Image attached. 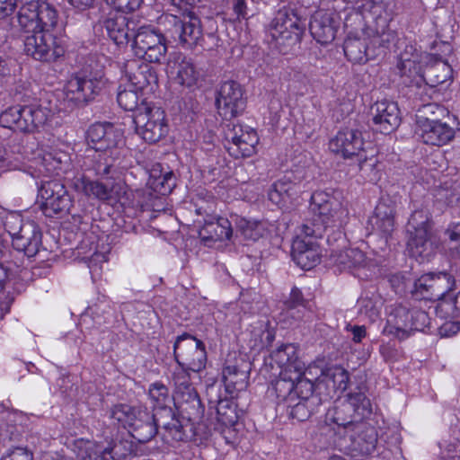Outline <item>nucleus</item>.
<instances>
[{
	"mask_svg": "<svg viewBox=\"0 0 460 460\" xmlns=\"http://www.w3.org/2000/svg\"><path fill=\"white\" fill-rule=\"evenodd\" d=\"M74 190L85 195L88 198H95L100 200H110L117 190L113 182L103 183L99 181H93L84 175L76 176L73 179Z\"/></svg>",
	"mask_w": 460,
	"mask_h": 460,
	"instance_id": "28",
	"label": "nucleus"
},
{
	"mask_svg": "<svg viewBox=\"0 0 460 460\" xmlns=\"http://www.w3.org/2000/svg\"><path fill=\"white\" fill-rule=\"evenodd\" d=\"M389 283L395 293H402L405 288V277L402 273H394L389 277Z\"/></svg>",
	"mask_w": 460,
	"mask_h": 460,
	"instance_id": "62",
	"label": "nucleus"
},
{
	"mask_svg": "<svg viewBox=\"0 0 460 460\" xmlns=\"http://www.w3.org/2000/svg\"><path fill=\"white\" fill-rule=\"evenodd\" d=\"M156 421L162 429L161 435L164 442L173 444L184 442L193 436V422L183 423L172 408H162L157 411Z\"/></svg>",
	"mask_w": 460,
	"mask_h": 460,
	"instance_id": "18",
	"label": "nucleus"
},
{
	"mask_svg": "<svg viewBox=\"0 0 460 460\" xmlns=\"http://www.w3.org/2000/svg\"><path fill=\"white\" fill-rule=\"evenodd\" d=\"M338 28L333 12L318 10L311 18L309 31L312 37L321 44H328L335 39Z\"/></svg>",
	"mask_w": 460,
	"mask_h": 460,
	"instance_id": "24",
	"label": "nucleus"
},
{
	"mask_svg": "<svg viewBox=\"0 0 460 460\" xmlns=\"http://www.w3.org/2000/svg\"><path fill=\"white\" fill-rule=\"evenodd\" d=\"M189 371L190 370L181 366H179V367L175 368L172 375V381L174 384L173 395L183 394V392L185 393L194 388L190 382V376Z\"/></svg>",
	"mask_w": 460,
	"mask_h": 460,
	"instance_id": "52",
	"label": "nucleus"
},
{
	"mask_svg": "<svg viewBox=\"0 0 460 460\" xmlns=\"http://www.w3.org/2000/svg\"><path fill=\"white\" fill-rule=\"evenodd\" d=\"M157 411L149 412L141 409L137 418L132 422L131 435L139 443H147L157 434L160 424L156 421Z\"/></svg>",
	"mask_w": 460,
	"mask_h": 460,
	"instance_id": "31",
	"label": "nucleus"
},
{
	"mask_svg": "<svg viewBox=\"0 0 460 460\" xmlns=\"http://www.w3.org/2000/svg\"><path fill=\"white\" fill-rule=\"evenodd\" d=\"M419 112L420 114L417 116V127H420V119L425 118L439 119L438 117L444 115L446 110L436 103H428L423 105Z\"/></svg>",
	"mask_w": 460,
	"mask_h": 460,
	"instance_id": "58",
	"label": "nucleus"
},
{
	"mask_svg": "<svg viewBox=\"0 0 460 460\" xmlns=\"http://www.w3.org/2000/svg\"><path fill=\"white\" fill-rule=\"evenodd\" d=\"M343 50L348 59L353 63L367 61V44L358 38H349L344 41Z\"/></svg>",
	"mask_w": 460,
	"mask_h": 460,
	"instance_id": "45",
	"label": "nucleus"
},
{
	"mask_svg": "<svg viewBox=\"0 0 460 460\" xmlns=\"http://www.w3.org/2000/svg\"><path fill=\"white\" fill-rule=\"evenodd\" d=\"M25 222L22 217L15 212H10L3 218V225L12 240L23 230Z\"/></svg>",
	"mask_w": 460,
	"mask_h": 460,
	"instance_id": "55",
	"label": "nucleus"
},
{
	"mask_svg": "<svg viewBox=\"0 0 460 460\" xmlns=\"http://www.w3.org/2000/svg\"><path fill=\"white\" fill-rule=\"evenodd\" d=\"M416 132L424 144L436 146L448 144L456 135L455 128L447 122L428 118L420 119Z\"/></svg>",
	"mask_w": 460,
	"mask_h": 460,
	"instance_id": "19",
	"label": "nucleus"
},
{
	"mask_svg": "<svg viewBox=\"0 0 460 460\" xmlns=\"http://www.w3.org/2000/svg\"><path fill=\"white\" fill-rule=\"evenodd\" d=\"M251 365L243 358L237 359L234 364H226L223 368V381L226 391L231 396L246 389L249 382Z\"/></svg>",
	"mask_w": 460,
	"mask_h": 460,
	"instance_id": "25",
	"label": "nucleus"
},
{
	"mask_svg": "<svg viewBox=\"0 0 460 460\" xmlns=\"http://www.w3.org/2000/svg\"><path fill=\"white\" fill-rule=\"evenodd\" d=\"M217 414L218 421L226 426H233L237 421L235 405L229 400H219Z\"/></svg>",
	"mask_w": 460,
	"mask_h": 460,
	"instance_id": "51",
	"label": "nucleus"
},
{
	"mask_svg": "<svg viewBox=\"0 0 460 460\" xmlns=\"http://www.w3.org/2000/svg\"><path fill=\"white\" fill-rule=\"evenodd\" d=\"M132 49L138 58L161 63L167 52L164 35L152 26H141L133 35Z\"/></svg>",
	"mask_w": 460,
	"mask_h": 460,
	"instance_id": "8",
	"label": "nucleus"
},
{
	"mask_svg": "<svg viewBox=\"0 0 460 460\" xmlns=\"http://www.w3.org/2000/svg\"><path fill=\"white\" fill-rule=\"evenodd\" d=\"M225 137L227 141L226 147L234 158L252 155L259 142L256 131L243 125L228 124L225 131Z\"/></svg>",
	"mask_w": 460,
	"mask_h": 460,
	"instance_id": "17",
	"label": "nucleus"
},
{
	"mask_svg": "<svg viewBox=\"0 0 460 460\" xmlns=\"http://www.w3.org/2000/svg\"><path fill=\"white\" fill-rule=\"evenodd\" d=\"M376 429L363 420L337 439L340 449L355 458L370 456L376 450Z\"/></svg>",
	"mask_w": 460,
	"mask_h": 460,
	"instance_id": "6",
	"label": "nucleus"
},
{
	"mask_svg": "<svg viewBox=\"0 0 460 460\" xmlns=\"http://www.w3.org/2000/svg\"><path fill=\"white\" fill-rule=\"evenodd\" d=\"M11 153L13 155L15 153H17L18 156L13 157L8 153H5L6 156L0 157V163L2 164L1 167L2 168L6 167L9 170H20L21 164H22V160L23 158L22 155H21V146H15V145L13 146Z\"/></svg>",
	"mask_w": 460,
	"mask_h": 460,
	"instance_id": "59",
	"label": "nucleus"
},
{
	"mask_svg": "<svg viewBox=\"0 0 460 460\" xmlns=\"http://www.w3.org/2000/svg\"><path fill=\"white\" fill-rule=\"evenodd\" d=\"M216 106L224 119H231L242 114L246 101L241 84L232 80L224 82L217 92Z\"/></svg>",
	"mask_w": 460,
	"mask_h": 460,
	"instance_id": "15",
	"label": "nucleus"
},
{
	"mask_svg": "<svg viewBox=\"0 0 460 460\" xmlns=\"http://www.w3.org/2000/svg\"><path fill=\"white\" fill-rule=\"evenodd\" d=\"M455 287V279L447 272L428 273L414 282L412 296L417 299L439 300Z\"/></svg>",
	"mask_w": 460,
	"mask_h": 460,
	"instance_id": "14",
	"label": "nucleus"
},
{
	"mask_svg": "<svg viewBox=\"0 0 460 460\" xmlns=\"http://www.w3.org/2000/svg\"><path fill=\"white\" fill-rule=\"evenodd\" d=\"M173 401L175 407L187 421L199 423L202 420L205 408L195 388L173 395Z\"/></svg>",
	"mask_w": 460,
	"mask_h": 460,
	"instance_id": "29",
	"label": "nucleus"
},
{
	"mask_svg": "<svg viewBox=\"0 0 460 460\" xmlns=\"http://www.w3.org/2000/svg\"><path fill=\"white\" fill-rule=\"evenodd\" d=\"M134 22L123 13L110 16L104 22V28L110 39L119 47H126L130 40L129 31L134 30Z\"/></svg>",
	"mask_w": 460,
	"mask_h": 460,
	"instance_id": "33",
	"label": "nucleus"
},
{
	"mask_svg": "<svg viewBox=\"0 0 460 460\" xmlns=\"http://www.w3.org/2000/svg\"><path fill=\"white\" fill-rule=\"evenodd\" d=\"M310 211L312 217L301 226V233L305 237L322 238L328 228L346 223L349 215L342 202L325 191H315L312 194Z\"/></svg>",
	"mask_w": 460,
	"mask_h": 460,
	"instance_id": "2",
	"label": "nucleus"
},
{
	"mask_svg": "<svg viewBox=\"0 0 460 460\" xmlns=\"http://www.w3.org/2000/svg\"><path fill=\"white\" fill-rule=\"evenodd\" d=\"M307 373L280 371L279 378L272 384L279 403L295 402L294 389L296 379Z\"/></svg>",
	"mask_w": 460,
	"mask_h": 460,
	"instance_id": "40",
	"label": "nucleus"
},
{
	"mask_svg": "<svg viewBox=\"0 0 460 460\" xmlns=\"http://www.w3.org/2000/svg\"><path fill=\"white\" fill-rule=\"evenodd\" d=\"M321 404L320 397H314L312 401L296 400L287 403L288 413L290 418L298 421H305L317 410Z\"/></svg>",
	"mask_w": 460,
	"mask_h": 460,
	"instance_id": "42",
	"label": "nucleus"
},
{
	"mask_svg": "<svg viewBox=\"0 0 460 460\" xmlns=\"http://www.w3.org/2000/svg\"><path fill=\"white\" fill-rule=\"evenodd\" d=\"M358 305L359 313L367 316L371 322H375L379 317L381 305L379 299L362 296L358 299Z\"/></svg>",
	"mask_w": 460,
	"mask_h": 460,
	"instance_id": "53",
	"label": "nucleus"
},
{
	"mask_svg": "<svg viewBox=\"0 0 460 460\" xmlns=\"http://www.w3.org/2000/svg\"><path fill=\"white\" fill-rule=\"evenodd\" d=\"M346 330L351 332L352 341L355 343H360L362 340L367 336V330L364 325L348 324L346 326Z\"/></svg>",
	"mask_w": 460,
	"mask_h": 460,
	"instance_id": "63",
	"label": "nucleus"
},
{
	"mask_svg": "<svg viewBox=\"0 0 460 460\" xmlns=\"http://www.w3.org/2000/svg\"><path fill=\"white\" fill-rule=\"evenodd\" d=\"M149 397L155 404L154 411H158L162 408H169L166 406L169 401V392L167 387L161 383H154L149 388Z\"/></svg>",
	"mask_w": 460,
	"mask_h": 460,
	"instance_id": "54",
	"label": "nucleus"
},
{
	"mask_svg": "<svg viewBox=\"0 0 460 460\" xmlns=\"http://www.w3.org/2000/svg\"><path fill=\"white\" fill-rule=\"evenodd\" d=\"M147 185L155 192L163 196L170 194L176 187V176L168 167L155 164L149 171Z\"/></svg>",
	"mask_w": 460,
	"mask_h": 460,
	"instance_id": "37",
	"label": "nucleus"
},
{
	"mask_svg": "<svg viewBox=\"0 0 460 460\" xmlns=\"http://www.w3.org/2000/svg\"><path fill=\"white\" fill-rule=\"evenodd\" d=\"M11 460H33L31 452L23 447H16L10 454Z\"/></svg>",
	"mask_w": 460,
	"mask_h": 460,
	"instance_id": "64",
	"label": "nucleus"
},
{
	"mask_svg": "<svg viewBox=\"0 0 460 460\" xmlns=\"http://www.w3.org/2000/svg\"><path fill=\"white\" fill-rule=\"evenodd\" d=\"M452 74V69L447 63H435L434 65L428 67L425 71L429 83L433 85L442 84L446 83Z\"/></svg>",
	"mask_w": 460,
	"mask_h": 460,
	"instance_id": "50",
	"label": "nucleus"
},
{
	"mask_svg": "<svg viewBox=\"0 0 460 460\" xmlns=\"http://www.w3.org/2000/svg\"><path fill=\"white\" fill-rule=\"evenodd\" d=\"M125 74L130 87L143 91L149 85L156 84L158 78L155 71L147 62L130 60L125 66Z\"/></svg>",
	"mask_w": 460,
	"mask_h": 460,
	"instance_id": "27",
	"label": "nucleus"
},
{
	"mask_svg": "<svg viewBox=\"0 0 460 460\" xmlns=\"http://www.w3.org/2000/svg\"><path fill=\"white\" fill-rule=\"evenodd\" d=\"M325 421L328 424H335L337 426L335 432L338 438H340L342 434H346L355 424L362 420H358L356 415L351 411V406L343 402L328 410L325 415Z\"/></svg>",
	"mask_w": 460,
	"mask_h": 460,
	"instance_id": "36",
	"label": "nucleus"
},
{
	"mask_svg": "<svg viewBox=\"0 0 460 460\" xmlns=\"http://www.w3.org/2000/svg\"><path fill=\"white\" fill-rule=\"evenodd\" d=\"M302 192L299 183L293 182L284 176L272 184L268 196L269 199L279 208H288Z\"/></svg>",
	"mask_w": 460,
	"mask_h": 460,
	"instance_id": "30",
	"label": "nucleus"
},
{
	"mask_svg": "<svg viewBox=\"0 0 460 460\" xmlns=\"http://www.w3.org/2000/svg\"><path fill=\"white\" fill-rule=\"evenodd\" d=\"M173 348L179 366L185 367L192 372H199L205 367L207 353L200 340L189 333H183L177 337Z\"/></svg>",
	"mask_w": 460,
	"mask_h": 460,
	"instance_id": "12",
	"label": "nucleus"
},
{
	"mask_svg": "<svg viewBox=\"0 0 460 460\" xmlns=\"http://www.w3.org/2000/svg\"><path fill=\"white\" fill-rule=\"evenodd\" d=\"M334 262L344 270H361L374 266L370 260L366 258L365 253L358 248H349L332 254Z\"/></svg>",
	"mask_w": 460,
	"mask_h": 460,
	"instance_id": "39",
	"label": "nucleus"
},
{
	"mask_svg": "<svg viewBox=\"0 0 460 460\" xmlns=\"http://www.w3.org/2000/svg\"><path fill=\"white\" fill-rule=\"evenodd\" d=\"M344 402L351 406V411L358 420H363L372 411L370 400L362 392L349 394Z\"/></svg>",
	"mask_w": 460,
	"mask_h": 460,
	"instance_id": "46",
	"label": "nucleus"
},
{
	"mask_svg": "<svg viewBox=\"0 0 460 460\" xmlns=\"http://www.w3.org/2000/svg\"><path fill=\"white\" fill-rule=\"evenodd\" d=\"M161 21L166 27V34L183 46L191 48L202 37L200 20L191 12L183 13L181 16L166 14Z\"/></svg>",
	"mask_w": 460,
	"mask_h": 460,
	"instance_id": "10",
	"label": "nucleus"
},
{
	"mask_svg": "<svg viewBox=\"0 0 460 460\" xmlns=\"http://www.w3.org/2000/svg\"><path fill=\"white\" fill-rule=\"evenodd\" d=\"M39 196L43 200L40 208L45 216L52 217L70 212L72 199L59 181L52 180L41 183Z\"/></svg>",
	"mask_w": 460,
	"mask_h": 460,
	"instance_id": "16",
	"label": "nucleus"
},
{
	"mask_svg": "<svg viewBox=\"0 0 460 460\" xmlns=\"http://www.w3.org/2000/svg\"><path fill=\"white\" fill-rule=\"evenodd\" d=\"M134 123L137 133L150 144L160 141L169 131L164 111L146 102L135 113Z\"/></svg>",
	"mask_w": 460,
	"mask_h": 460,
	"instance_id": "7",
	"label": "nucleus"
},
{
	"mask_svg": "<svg viewBox=\"0 0 460 460\" xmlns=\"http://www.w3.org/2000/svg\"><path fill=\"white\" fill-rule=\"evenodd\" d=\"M140 411V408L120 403L111 408L109 411V416L122 426H128L130 428L132 422L137 418L138 411Z\"/></svg>",
	"mask_w": 460,
	"mask_h": 460,
	"instance_id": "47",
	"label": "nucleus"
},
{
	"mask_svg": "<svg viewBox=\"0 0 460 460\" xmlns=\"http://www.w3.org/2000/svg\"><path fill=\"white\" fill-rule=\"evenodd\" d=\"M237 226L243 237L247 240L256 241L262 236L263 227L258 222L241 218Z\"/></svg>",
	"mask_w": 460,
	"mask_h": 460,
	"instance_id": "56",
	"label": "nucleus"
},
{
	"mask_svg": "<svg viewBox=\"0 0 460 460\" xmlns=\"http://www.w3.org/2000/svg\"><path fill=\"white\" fill-rule=\"evenodd\" d=\"M139 92L141 91L134 87L129 86L128 88L121 89V86H119L117 94L119 105L125 111H135L137 112L141 107V105H138Z\"/></svg>",
	"mask_w": 460,
	"mask_h": 460,
	"instance_id": "48",
	"label": "nucleus"
},
{
	"mask_svg": "<svg viewBox=\"0 0 460 460\" xmlns=\"http://www.w3.org/2000/svg\"><path fill=\"white\" fill-rule=\"evenodd\" d=\"M409 239L407 246L412 257L421 260L429 259L434 252L431 225L423 210H416L409 218L407 225Z\"/></svg>",
	"mask_w": 460,
	"mask_h": 460,
	"instance_id": "4",
	"label": "nucleus"
},
{
	"mask_svg": "<svg viewBox=\"0 0 460 460\" xmlns=\"http://www.w3.org/2000/svg\"><path fill=\"white\" fill-rule=\"evenodd\" d=\"M370 112L376 129L383 134L394 132L401 124V111L394 102L377 101L371 106Z\"/></svg>",
	"mask_w": 460,
	"mask_h": 460,
	"instance_id": "20",
	"label": "nucleus"
},
{
	"mask_svg": "<svg viewBox=\"0 0 460 460\" xmlns=\"http://www.w3.org/2000/svg\"><path fill=\"white\" fill-rule=\"evenodd\" d=\"M390 21L387 16L378 15L364 28V34L371 39L374 46L388 48L394 40L395 33L389 28Z\"/></svg>",
	"mask_w": 460,
	"mask_h": 460,
	"instance_id": "34",
	"label": "nucleus"
},
{
	"mask_svg": "<svg viewBox=\"0 0 460 460\" xmlns=\"http://www.w3.org/2000/svg\"><path fill=\"white\" fill-rule=\"evenodd\" d=\"M311 376L312 373L310 375H301L297 379H296L294 389V395H296L295 401H312L314 397H319L318 395L314 394V384L309 377Z\"/></svg>",
	"mask_w": 460,
	"mask_h": 460,
	"instance_id": "49",
	"label": "nucleus"
},
{
	"mask_svg": "<svg viewBox=\"0 0 460 460\" xmlns=\"http://www.w3.org/2000/svg\"><path fill=\"white\" fill-rule=\"evenodd\" d=\"M271 358L282 368L281 371L311 374V367L305 369V364L298 359L297 349L294 344H282L271 352Z\"/></svg>",
	"mask_w": 460,
	"mask_h": 460,
	"instance_id": "35",
	"label": "nucleus"
},
{
	"mask_svg": "<svg viewBox=\"0 0 460 460\" xmlns=\"http://www.w3.org/2000/svg\"><path fill=\"white\" fill-rule=\"evenodd\" d=\"M17 22L26 32L35 30L51 31L58 22V12L47 1L32 0L19 9Z\"/></svg>",
	"mask_w": 460,
	"mask_h": 460,
	"instance_id": "5",
	"label": "nucleus"
},
{
	"mask_svg": "<svg viewBox=\"0 0 460 460\" xmlns=\"http://www.w3.org/2000/svg\"><path fill=\"white\" fill-rule=\"evenodd\" d=\"M292 258L304 270H310L320 261L317 246L303 239H296L292 244Z\"/></svg>",
	"mask_w": 460,
	"mask_h": 460,
	"instance_id": "38",
	"label": "nucleus"
},
{
	"mask_svg": "<svg viewBox=\"0 0 460 460\" xmlns=\"http://www.w3.org/2000/svg\"><path fill=\"white\" fill-rule=\"evenodd\" d=\"M398 69L402 77H415L420 73V66L417 65L416 60L407 58H402Z\"/></svg>",
	"mask_w": 460,
	"mask_h": 460,
	"instance_id": "60",
	"label": "nucleus"
},
{
	"mask_svg": "<svg viewBox=\"0 0 460 460\" xmlns=\"http://www.w3.org/2000/svg\"><path fill=\"white\" fill-rule=\"evenodd\" d=\"M178 59L181 61L169 63L170 73L174 75L173 78L177 84L190 87L195 84L198 73L190 59L180 57Z\"/></svg>",
	"mask_w": 460,
	"mask_h": 460,
	"instance_id": "41",
	"label": "nucleus"
},
{
	"mask_svg": "<svg viewBox=\"0 0 460 460\" xmlns=\"http://www.w3.org/2000/svg\"><path fill=\"white\" fill-rule=\"evenodd\" d=\"M322 382L328 386L332 385L335 391L343 392L347 389L349 381V373L340 366H333L325 370H321Z\"/></svg>",
	"mask_w": 460,
	"mask_h": 460,
	"instance_id": "44",
	"label": "nucleus"
},
{
	"mask_svg": "<svg viewBox=\"0 0 460 460\" xmlns=\"http://www.w3.org/2000/svg\"><path fill=\"white\" fill-rule=\"evenodd\" d=\"M364 140L361 131L352 128H344L335 135L329 142L331 152L343 158L359 156L364 151Z\"/></svg>",
	"mask_w": 460,
	"mask_h": 460,
	"instance_id": "21",
	"label": "nucleus"
},
{
	"mask_svg": "<svg viewBox=\"0 0 460 460\" xmlns=\"http://www.w3.org/2000/svg\"><path fill=\"white\" fill-rule=\"evenodd\" d=\"M305 28L301 9L288 5L276 13L270 24V34L279 51L286 54L301 41Z\"/></svg>",
	"mask_w": 460,
	"mask_h": 460,
	"instance_id": "3",
	"label": "nucleus"
},
{
	"mask_svg": "<svg viewBox=\"0 0 460 460\" xmlns=\"http://www.w3.org/2000/svg\"><path fill=\"white\" fill-rule=\"evenodd\" d=\"M42 234L39 226L31 220H26L23 230L12 240L15 250L24 252L28 257L35 256L41 247Z\"/></svg>",
	"mask_w": 460,
	"mask_h": 460,
	"instance_id": "26",
	"label": "nucleus"
},
{
	"mask_svg": "<svg viewBox=\"0 0 460 460\" xmlns=\"http://www.w3.org/2000/svg\"><path fill=\"white\" fill-rule=\"evenodd\" d=\"M396 207V199L389 195L382 196L376 207L373 225L385 235H389L394 229Z\"/></svg>",
	"mask_w": 460,
	"mask_h": 460,
	"instance_id": "32",
	"label": "nucleus"
},
{
	"mask_svg": "<svg viewBox=\"0 0 460 460\" xmlns=\"http://www.w3.org/2000/svg\"><path fill=\"white\" fill-rule=\"evenodd\" d=\"M88 146L100 152L94 158L93 171L97 176L115 179L119 173L127 150L121 131L110 122H97L86 131Z\"/></svg>",
	"mask_w": 460,
	"mask_h": 460,
	"instance_id": "1",
	"label": "nucleus"
},
{
	"mask_svg": "<svg viewBox=\"0 0 460 460\" xmlns=\"http://www.w3.org/2000/svg\"><path fill=\"white\" fill-rule=\"evenodd\" d=\"M142 3V0H115L111 2L112 5L116 10L124 13H130L137 9Z\"/></svg>",
	"mask_w": 460,
	"mask_h": 460,
	"instance_id": "61",
	"label": "nucleus"
},
{
	"mask_svg": "<svg viewBox=\"0 0 460 460\" xmlns=\"http://www.w3.org/2000/svg\"><path fill=\"white\" fill-rule=\"evenodd\" d=\"M38 164L44 168L48 173H57L63 170V166L69 161L68 155L60 150H52L39 154Z\"/></svg>",
	"mask_w": 460,
	"mask_h": 460,
	"instance_id": "43",
	"label": "nucleus"
},
{
	"mask_svg": "<svg viewBox=\"0 0 460 460\" xmlns=\"http://www.w3.org/2000/svg\"><path fill=\"white\" fill-rule=\"evenodd\" d=\"M199 235L204 245L212 246L216 242L230 240L233 235L232 225L226 217L207 214Z\"/></svg>",
	"mask_w": 460,
	"mask_h": 460,
	"instance_id": "23",
	"label": "nucleus"
},
{
	"mask_svg": "<svg viewBox=\"0 0 460 460\" xmlns=\"http://www.w3.org/2000/svg\"><path fill=\"white\" fill-rule=\"evenodd\" d=\"M48 119L47 111L36 105H15L0 114V124L22 132H32L43 126Z\"/></svg>",
	"mask_w": 460,
	"mask_h": 460,
	"instance_id": "9",
	"label": "nucleus"
},
{
	"mask_svg": "<svg viewBox=\"0 0 460 460\" xmlns=\"http://www.w3.org/2000/svg\"><path fill=\"white\" fill-rule=\"evenodd\" d=\"M24 40V51L40 62H57L65 54V48L51 31H31Z\"/></svg>",
	"mask_w": 460,
	"mask_h": 460,
	"instance_id": "11",
	"label": "nucleus"
},
{
	"mask_svg": "<svg viewBox=\"0 0 460 460\" xmlns=\"http://www.w3.org/2000/svg\"><path fill=\"white\" fill-rule=\"evenodd\" d=\"M104 80L100 78L72 77L66 85V96L76 104H85L103 88Z\"/></svg>",
	"mask_w": 460,
	"mask_h": 460,
	"instance_id": "22",
	"label": "nucleus"
},
{
	"mask_svg": "<svg viewBox=\"0 0 460 460\" xmlns=\"http://www.w3.org/2000/svg\"><path fill=\"white\" fill-rule=\"evenodd\" d=\"M387 323L394 329L396 337L403 340L413 331H423L429 324V317L423 310L399 305L391 312Z\"/></svg>",
	"mask_w": 460,
	"mask_h": 460,
	"instance_id": "13",
	"label": "nucleus"
},
{
	"mask_svg": "<svg viewBox=\"0 0 460 460\" xmlns=\"http://www.w3.org/2000/svg\"><path fill=\"white\" fill-rule=\"evenodd\" d=\"M304 302L302 292L297 288H292L289 298L284 304L287 315L300 319L301 316L299 314L295 315L293 311L298 306H303ZM299 313L300 311L297 310L296 314Z\"/></svg>",
	"mask_w": 460,
	"mask_h": 460,
	"instance_id": "57",
	"label": "nucleus"
}]
</instances>
